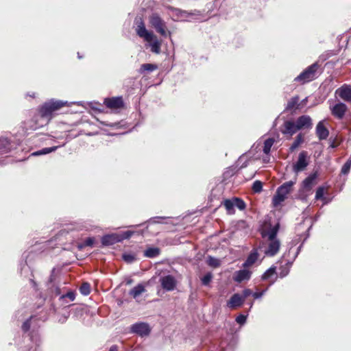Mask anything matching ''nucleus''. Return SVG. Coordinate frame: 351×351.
I'll list each match as a JSON object with an SVG mask.
<instances>
[{
    "label": "nucleus",
    "instance_id": "37998d69",
    "mask_svg": "<svg viewBox=\"0 0 351 351\" xmlns=\"http://www.w3.org/2000/svg\"><path fill=\"white\" fill-rule=\"evenodd\" d=\"M266 235L268 237V241H271V240H274V239H277V234L274 230H272L271 228H270L267 232V233L262 234L263 237H265Z\"/></svg>",
    "mask_w": 351,
    "mask_h": 351
},
{
    "label": "nucleus",
    "instance_id": "c03bdc74",
    "mask_svg": "<svg viewBox=\"0 0 351 351\" xmlns=\"http://www.w3.org/2000/svg\"><path fill=\"white\" fill-rule=\"evenodd\" d=\"M213 278V275L211 273H207L206 275L203 276L202 278V283L204 285H208L210 282H211Z\"/></svg>",
    "mask_w": 351,
    "mask_h": 351
},
{
    "label": "nucleus",
    "instance_id": "7c9ffc66",
    "mask_svg": "<svg viewBox=\"0 0 351 351\" xmlns=\"http://www.w3.org/2000/svg\"><path fill=\"white\" fill-rule=\"evenodd\" d=\"M95 239L93 237L86 238L82 243L78 245V248L82 250L86 247L90 246L92 247L94 244Z\"/></svg>",
    "mask_w": 351,
    "mask_h": 351
},
{
    "label": "nucleus",
    "instance_id": "2f4dec72",
    "mask_svg": "<svg viewBox=\"0 0 351 351\" xmlns=\"http://www.w3.org/2000/svg\"><path fill=\"white\" fill-rule=\"evenodd\" d=\"M156 69H157V66L156 64L146 63V64H143L141 66L140 71L141 73H143L145 71L151 72V71L156 70Z\"/></svg>",
    "mask_w": 351,
    "mask_h": 351
},
{
    "label": "nucleus",
    "instance_id": "2eb2a0df",
    "mask_svg": "<svg viewBox=\"0 0 351 351\" xmlns=\"http://www.w3.org/2000/svg\"><path fill=\"white\" fill-rule=\"evenodd\" d=\"M315 133L320 141L326 140L329 136V130L324 125L323 121H319L317 124Z\"/></svg>",
    "mask_w": 351,
    "mask_h": 351
},
{
    "label": "nucleus",
    "instance_id": "4be33fe9",
    "mask_svg": "<svg viewBox=\"0 0 351 351\" xmlns=\"http://www.w3.org/2000/svg\"><path fill=\"white\" fill-rule=\"evenodd\" d=\"M145 291V287L142 284H138L130 291L129 294L136 298Z\"/></svg>",
    "mask_w": 351,
    "mask_h": 351
},
{
    "label": "nucleus",
    "instance_id": "4468645a",
    "mask_svg": "<svg viewBox=\"0 0 351 351\" xmlns=\"http://www.w3.org/2000/svg\"><path fill=\"white\" fill-rule=\"evenodd\" d=\"M243 303V298H242L239 293H234L228 301L227 306L232 309H235L241 306Z\"/></svg>",
    "mask_w": 351,
    "mask_h": 351
},
{
    "label": "nucleus",
    "instance_id": "473e14b6",
    "mask_svg": "<svg viewBox=\"0 0 351 351\" xmlns=\"http://www.w3.org/2000/svg\"><path fill=\"white\" fill-rule=\"evenodd\" d=\"M236 228L239 230H245L250 228L248 223L245 220H239L236 224Z\"/></svg>",
    "mask_w": 351,
    "mask_h": 351
},
{
    "label": "nucleus",
    "instance_id": "72a5a7b5",
    "mask_svg": "<svg viewBox=\"0 0 351 351\" xmlns=\"http://www.w3.org/2000/svg\"><path fill=\"white\" fill-rule=\"evenodd\" d=\"M33 318V316H31L29 318L26 319L22 324L21 329L23 332H27L31 328V320Z\"/></svg>",
    "mask_w": 351,
    "mask_h": 351
},
{
    "label": "nucleus",
    "instance_id": "4c0bfd02",
    "mask_svg": "<svg viewBox=\"0 0 351 351\" xmlns=\"http://www.w3.org/2000/svg\"><path fill=\"white\" fill-rule=\"evenodd\" d=\"M168 9L172 12L173 14L176 16L178 18L183 16V14H185L186 12L183 11L180 9L173 8L172 6H169Z\"/></svg>",
    "mask_w": 351,
    "mask_h": 351
},
{
    "label": "nucleus",
    "instance_id": "4d7b16f0",
    "mask_svg": "<svg viewBox=\"0 0 351 351\" xmlns=\"http://www.w3.org/2000/svg\"><path fill=\"white\" fill-rule=\"evenodd\" d=\"M3 148H5V144L3 142L0 141V150L3 149Z\"/></svg>",
    "mask_w": 351,
    "mask_h": 351
},
{
    "label": "nucleus",
    "instance_id": "f03ea898",
    "mask_svg": "<svg viewBox=\"0 0 351 351\" xmlns=\"http://www.w3.org/2000/svg\"><path fill=\"white\" fill-rule=\"evenodd\" d=\"M320 69V64L318 62H315L306 68L298 76L294 79V82H300L304 84L314 80L319 73Z\"/></svg>",
    "mask_w": 351,
    "mask_h": 351
},
{
    "label": "nucleus",
    "instance_id": "5fc2aeb1",
    "mask_svg": "<svg viewBox=\"0 0 351 351\" xmlns=\"http://www.w3.org/2000/svg\"><path fill=\"white\" fill-rule=\"evenodd\" d=\"M30 282H31V284L32 285V287L36 289V290H38V285L36 283V282L33 280V279H31L30 280Z\"/></svg>",
    "mask_w": 351,
    "mask_h": 351
},
{
    "label": "nucleus",
    "instance_id": "7ed1b4c3",
    "mask_svg": "<svg viewBox=\"0 0 351 351\" xmlns=\"http://www.w3.org/2000/svg\"><path fill=\"white\" fill-rule=\"evenodd\" d=\"M149 21L151 26L155 29L157 33L163 37L170 35L171 32L168 31L166 22L160 16L158 13H153L149 17Z\"/></svg>",
    "mask_w": 351,
    "mask_h": 351
},
{
    "label": "nucleus",
    "instance_id": "13d9d810",
    "mask_svg": "<svg viewBox=\"0 0 351 351\" xmlns=\"http://www.w3.org/2000/svg\"><path fill=\"white\" fill-rule=\"evenodd\" d=\"M337 146V144H335V142H332V143H331V145H330V147H332V148H335V147H336Z\"/></svg>",
    "mask_w": 351,
    "mask_h": 351
},
{
    "label": "nucleus",
    "instance_id": "680f3d73",
    "mask_svg": "<svg viewBox=\"0 0 351 351\" xmlns=\"http://www.w3.org/2000/svg\"><path fill=\"white\" fill-rule=\"evenodd\" d=\"M8 151L6 149H3L1 151L2 153H6Z\"/></svg>",
    "mask_w": 351,
    "mask_h": 351
},
{
    "label": "nucleus",
    "instance_id": "f8f14e48",
    "mask_svg": "<svg viewBox=\"0 0 351 351\" xmlns=\"http://www.w3.org/2000/svg\"><path fill=\"white\" fill-rule=\"evenodd\" d=\"M136 32L140 37L144 38L147 42H151L154 40V38H156V36L152 32H149L146 29L143 22L138 25Z\"/></svg>",
    "mask_w": 351,
    "mask_h": 351
},
{
    "label": "nucleus",
    "instance_id": "a19ab883",
    "mask_svg": "<svg viewBox=\"0 0 351 351\" xmlns=\"http://www.w3.org/2000/svg\"><path fill=\"white\" fill-rule=\"evenodd\" d=\"M207 262H208V265H210L213 267H218L220 266L219 260L216 258L212 257V256H209Z\"/></svg>",
    "mask_w": 351,
    "mask_h": 351
},
{
    "label": "nucleus",
    "instance_id": "09e8293b",
    "mask_svg": "<svg viewBox=\"0 0 351 351\" xmlns=\"http://www.w3.org/2000/svg\"><path fill=\"white\" fill-rule=\"evenodd\" d=\"M246 321V316L244 315H239L236 317V322L239 324H243Z\"/></svg>",
    "mask_w": 351,
    "mask_h": 351
},
{
    "label": "nucleus",
    "instance_id": "864d4df0",
    "mask_svg": "<svg viewBox=\"0 0 351 351\" xmlns=\"http://www.w3.org/2000/svg\"><path fill=\"white\" fill-rule=\"evenodd\" d=\"M272 230H274L276 234H278L279 229H280V224L279 223H276L274 226L271 228Z\"/></svg>",
    "mask_w": 351,
    "mask_h": 351
},
{
    "label": "nucleus",
    "instance_id": "f3484780",
    "mask_svg": "<svg viewBox=\"0 0 351 351\" xmlns=\"http://www.w3.org/2000/svg\"><path fill=\"white\" fill-rule=\"evenodd\" d=\"M251 277V271L247 269H241L235 272L234 280L237 282H241L243 280H247Z\"/></svg>",
    "mask_w": 351,
    "mask_h": 351
},
{
    "label": "nucleus",
    "instance_id": "6ab92c4d",
    "mask_svg": "<svg viewBox=\"0 0 351 351\" xmlns=\"http://www.w3.org/2000/svg\"><path fill=\"white\" fill-rule=\"evenodd\" d=\"M296 179L294 181H289L284 183L277 189V191L287 197V195L292 191V187Z\"/></svg>",
    "mask_w": 351,
    "mask_h": 351
},
{
    "label": "nucleus",
    "instance_id": "dca6fc26",
    "mask_svg": "<svg viewBox=\"0 0 351 351\" xmlns=\"http://www.w3.org/2000/svg\"><path fill=\"white\" fill-rule=\"evenodd\" d=\"M119 242H120L119 234H106L101 238V243L105 246L112 245Z\"/></svg>",
    "mask_w": 351,
    "mask_h": 351
},
{
    "label": "nucleus",
    "instance_id": "3c124183",
    "mask_svg": "<svg viewBox=\"0 0 351 351\" xmlns=\"http://www.w3.org/2000/svg\"><path fill=\"white\" fill-rule=\"evenodd\" d=\"M289 273V270L287 268H281V271L280 273V276L283 278L286 276Z\"/></svg>",
    "mask_w": 351,
    "mask_h": 351
},
{
    "label": "nucleus",
    "instance_id": "9b49d317",
    "mask_svg": "<svg viewBox=\"0 0 351 351\" xmlns=\"http://www.w3.org/2000/svg\"><path fill=\"white\" fill-rule=\"evenodd\" d=\"M268 241V247L267 250L265 251V254L267 256H274L279 252L280 242L279 239H274Z\"/></svg>",
    "mask_w": 351,
    "mask_h": 351
},
{
    "label": "nucleus",
    "instance_id": "b1692460",
    "mask_svg": "<svg viewBox=\"0 0 351 351\" xmlns=\"http://www.w3.org/2000/svg\"><path fill=\"white\" fill-rule=\"evenodd\" d=\"M304 142V135L302 133H300L295 137V141L291 144L289 147V152H293L295 149H296L302 143Z\"/></svg>",
    "mask_w": 351,
    "mask_h": 351
},
{
    "label": "nucleus",
    "instance_id": "ea45409f",
    "mask_svg": "<svg viewBox=\"0 0 351 351\" xmlns=\"http://www.w3.org/2000/svg\"><path fill=\"white\" fill-rule=\"evenodd\" d=\"M351 168V159L348 160L346 163L343 165L341 173L346 175L349 173Z\"/></svg>",
    "mask_w": 351,
    "mask_h": 351
},
{
    "label": "nucleus",
    "instance_id": "de8ad7c7",
    "mask_svg": "<svg viewBox=\"0 0 351 351\" xmlns=\"http://www.w3.org/2000/svg\"><path fill=\"white\" fill-rule=\"evenodd\" d=\"M251 295H252V291L250 289H245L241 296L243 298V301H245V300Z\"/></svg>",
    "mask_w": 351,
    "mask_h": 351
},
{
    "label": "nucleus",
    "instance_id": "8fccbe9b",
    "mask_svg": "<svg viewBox=\"0 0 351 351\" xmlns=\"http://www.w3.org/2000/svg\"><path fill=\"white\" fill-rule=\"evenodd\" d=\"M265 290L262 291L261 292H252V295L255 299L261 298L265 293Z\"/></svg>",
    "mask_w": 351,
    "mask_h": 351
},
{
    "label": "nucleus",
    "instance_id": "a18cd8bd",
    "mask_svg": "<svg viewBox=\"0 0 351 351\" xmlns=\"http://www.w3.org/2000/svg\"><path fill=\"white\" fill-rule=\"evenodd\" d=\"M69 298L71 301H73L75 300V293L74 291H69L67 292L66 294L64 295H62L61 297H60V300H63L64 298Z\"/></svg>",
    "mask_w": 351,
    "mask_h": 351
},
{
    "label": "nucleus",
    "instance_id": "6e6d98bb",
    "mask_svg": "<svg viewBox=\"0 0 351 351\" xmlns=\"http://www.w3.org/2000/svg\"><path fill=\"white\" fill-rule=\"evenodd\" d=\"M109 351H118V346L117 345L112 346L110 348Z\"/></svg>",
    "mask_w": 351,
    "mask_h": 351
},
{
    "label": "nucleus",
    "instance_id": "412c9836",
    "mask_svg": "<svg viewBox=\"0 0 351 351\" xmlns=\"http://www.w3.org/2000/svg\"><path fill=\"white\" fill-rule=\"evenodd\" d=\"M258 254L256 249H254L249 256H247L246 261L243 263V267H249L252 265L258 259Z\"/></svg>",
    "mask_w": 351,
    "mask_h": 351
},
{
    "label": "nucleus",
    "instance_id": "603ef678",
    "mask_svg": "<svg viewBox=\"0 0 351 351\" xmlns=\"http://www.w3.org/2000/svg\"><path fill=\"white\" fill-rule=\"evenodd\" d=\"M54 272H55V271H54V269H53L51 271V274L50 275V277L49 278V280H48L49 284L52 283L53 282V280H55Z\"/></svg>",
    "mask_w": 351,
    "mask_h": 351
},
{
    "label": "nucleus",
    "instance_id": "aec40b11",
    "mask_svg": "<svg viewBox=\"0 0 351 351\" xmlns=\"http://www.w3.org/2000/svg\"><path fill=\"white\" fill-rule=\"evenodd\" d=\"M300 97L298 95L291 97L287 102L285 110L287 111H292L298 109Z\"/></svg>",
    "mask_w": 351,
    "mask_h": 351
},
{
    "label": "nucleus",
    "instance_id": "5701e85b",
    "mask_svg": "<svg viewBox=\"0 0 351 351\" xmlns=\"http://www.w3.org/2000/svg\"><path fill=\"white\" fill-rule=\"evenodd\" d=\"M160 254V248L156 247H148L144 251V256L147 258H155Z\"/></svg>",
    "mask_w": 351,
    "mask_h": 351
},
{
    "label": "nucleus",
    "instance_id": "ddd939ff",
    "mask_svg": "<svg viewBox=\"0 0 351 351\" xmlns=\"http://www.w3.org/2000/svg\"><path fill=\"white\" fill-rule=\"evenodd\" d=\"M347 110V106L343 103L339 102L332 107V114L335 117L339 119H341L344 117Z\"/></svg>",
    "mask_w": 351,
    "mask_h": 351
},
{
    "label": "nucleus",
    "instance_id": "79ce46f5",
    "mask_svg": "<svg viewBox=\"0 0 351 351\" xmlns=\"http://www.w3.org/2000/svg\"><path fill=\"white\" fill-rule=\"evenodd\" d=\"M134 233V232H133V231L127 230V231L123 232L122 234H119V238L120 239V242L123 241L124 239H130Z\"/></svg>",
    "mask_w": 351,
    "mask_h": 351
},
{
    "label": "nucleus",
    "instance_id": "e433bc0d",
    "mask_svg": "<svg viewBox=\"0 0 351 351\" xmlns=\"http://www.w3.org/2000/svg\"><path fill=\"white\" fill-rule=\"evenodd\" d=\"M252 189L254 193H260L263 189V183L259 180H256L252 184Z\"/></svg>",
    "mask_w": 351,
    "mask_h": 351
},
{
    "label": "nucleus",
    "instance_id": "c85d7f7f",
    "mask_svg": "<svg viewBox=\"0 0 351 351\" xmlns=\"http://www.w3.org/2000/svg\"><path fill=\"white\" fill-rule=\"evenodd\" d=\"M234 207H237L240 210H243L246 207L245 202L239 197H233Z\"/></svg>",
    "mask_w": 351,
    "mask_h": 351
},
{
    "label": "nucleus",
    "instance_id": "c9c22d12",
    "mask_svg": "<svg viewBox=\"0 0 351 351\" xmlns=\"http://www.w3.org/2000/svg\"><path fill=\"white\" fill-rule=\"evenodd\" d=\"M122 258H123V260L128 263H132L136 259L135 254H130V253L129 254H126V253L123 254L122 256Z\"/></svg>",
    "mask_w": 351,
    "mask_h": 351
},
{
    "label": "nucleus",
    "instance_id": "bf43d9fd",
    "mask_svg": "<svg viewBox=\"0 0 351 351\" xmlns=\"http://www.w3.org/2000/svg\"><path fill=\"white\" fill-rule=\"evenodd\" d=\"M35 121H36V128H40V127H42V126H43V125H38V124L37 123V121H36V120Z\"/></svg>",
    "mask_w": 351,
    "mask_h": 351
},
{
    "label": "nucleus",
    "instance_id": "9d476101",
    "mask_svg": "<svg viewBox=\"0 0 351 351\" xmlns=\"http://www.w3.org/2000/svg\"><path fill=\"white\" fill-rule=\"evenodd\" d=\"M339 97L346 102H351V86L343 84L336 90Z\"/></svg>",
    "mask_w": 351,
    "mask_h": 351
},
{
    "label": "nucleus",
    "instance_id": "49530a36",
    "mask_svg": "<svg viewBox=\"0 0 351 351\" xmlns=\"http://www.w3.org/2000/svg\"><path fill=\"white\" fill-rule=\"evenodd\" d=\"M324 195V188L323 187H318L316 193H315V199H320Z\"/></svg>",
    "mask_w": 351,
    "mask_h": 351
},
{
    "label": "nucleus",
    "instance_id": "20e7f679",
    "mask_svg": "<svg viewBox=\"0 0 351 351\" xmlns=\"http://www.w3.org/2000/svg\"><path fill=\"white\" fill-rule=\"evenodd\" d=\"M309 165V157L306 151H302L298 156V160L293 165V171L298 174L304 171Z\"/></svg>",
    "mask_w": 351,
    "mask_h": 351
},
{
    "label": "nucleus",
    "instance_id": "052dcab7",
    "mask_svg": "<svg viewBox=\"0 0 351 351\" xmlns=\"http://www.w3.org/2000/svg\"><path fill=\"white\" fill-rule=\"evenodd\" d=\"M56 293L60 294V289L59 288L56 289Z\"/></svg>",
    "mask_w": 351,
    "mask_h": 351
},
{
    "label": "nucleus",
    "instance_id": "a878e982",
    "mask_svg": "<svg viewBox=\"0 0 351 351\" xmlns=\"http://www.w3.org/2000/svg\"><path fill=\"white\" fill-rule=\"evenodd\" d=\"M223 204L224 207L226 208L228 214L232 215L234 213L233 199H225L223 201Z\"/></svg>",
    "mask_w": 351,
    "mask_h": 351
},
{
    "label": "nucleus",
    "instance_id": "423d86ee",
    "mask_svg": "<svg viewBox=\"0 0 351 351\" xmlns=\"http://www.w3.org/2000/svg\"><path fill=\"white\" fill-rule=\"evenodd\" d=\"M104 104L109 109L118 110L123 108L124 101L122 97H112L104 99Z\"/></svg>",
    "mask_w": 351,
    "mask_h": 351
},
{
    "label": "nucleus",
    "instance_id": "39448f33",
    "mask_svg": "<svg viewBox=\"0 0 351 351\" xmlns=\"http://www.w3.org/2000/svg\"><path fill=\"white\" fill-rule=\"evenodd\" d=\"M132 333H135L141 337L147 336L151 332V328L148 324L145 322H138L132 324L130 327Z\"/></svg>",
    "mask_w": 351,
    "mask_h": 351
},
{
    "label": "nucleus",
    "instance_id": "0eeeda50",
    "mask_svg": "<svg viewBox=\"0 0 351 351\" xmlns=\"http://www.w3.org/2000/svg\"><path fill=\"white\" fill-rule=\"evenodd\" d=\"M160 282L162 288L167 291L174 290L177 285V281L172 275H167L160 278Z\"/></svg>",
    "mask_w": 351,
    "mask_h": 351
},
{
    "label": "nucleus",
    "instance_id": "393cba45",
    "mask_svg": "<svg viewBox=\"0 0 351 351\" xmlns=\"http://www.w3.org/2000/svg\"><path fill=\"white\" fill-rule=\"evenodd\" d=\"M287 198V196L282 194L279 191H276L275 195L273 197L272 203L274 206H277L284 202Z\"/></svg>",
    "mask_w": 351,
    "mask_h": 351
},
{
    "label": "nucleus",
    "instance_id": "f257e3e1",
    "mask_svg": "<svg viewBox=\"0 0 351 351\" xmlns=\"http://www.w3.org/2000/svg\"><path fill=\"white\" fill-rule=\"evenodd\" d=\"M66 106H68L67 101L51 99L40 106L37 110L40 118L46 119L48 123L57 112Z\"/></svg>",
    "mask_w": 351,
    "mask_h": 351
},
{
    "label": "nucleus",
    "instance_id": "1a4fd4ad",
    "mask_svg": "<svg viewBox=\"0 0 351 351\" xmlns=\"http://www.w3.org/2000/svg\"><path fill=\"white\" fill-rule=\"evenodd\" d=\"M295 123L298 130L304 128H311L313 125L312 119L308 115H302L299 117Z\"/></svg>",
    "mask_w": 351,
    "mask_h": 351
},
{
    "label": "nucleus",
    "instance_id": "58836bf2",
    "mask_svg": "<svg viewBox=\"0 0 351 351\" xmlns=\"http://www.w3.org/2000/svg\"><path fill=\"white\" fill-rule=\"evenodd\" d=\"M276 274V267H270L262 276L263 280H267L271 276Z\"/></svg>",
    "mask_w": 351,
    "mask_h": 351
},
{
    "label": "nucleus",
    "instance_id": "cd10ccee",
    "mask_svg": "<svg viewBox=\"0 0 351 351\" xmlns=\"http://www.w3.org/2000/svg\"><path fill=\"white\" fill-rule=\"evenodd\" d=\"M154 41L151 43V51L156 54L160 52L161 42L159 41L157 38H154Z\"/></svg>",
    "mask_w": 351,
    "mask_h": 351
},
{
    "label": "nucleus",
    "instance_id": "6e6552de",
    "mask_svg": "<svg viewBox=\"0 0 351 351\" xmlns=\"http://www.w3.org/2000/svg\"><path fill=\"white\" fill-rule=\"evenodd\" d=\"M298 131L296 128L295 123L293 121H285L280 128V132L282 134L291 137L294 134Z\"/></svg>",
    "mask_w": 351,
    "mask_h": 351
},
{
    "label": "nucleus",
    "instance_id": "c756f323",
    "mask_svg": "<svg viewBox=\"0 0 351 351\" xmlns=\"http://www.w3.org/2000/svg\"><path fill=\"white\" fill-rule=\"evenodd\" d=\"M80 291L81 294L83 295H88L90 293V283L85 282H83L80 287Z\"/></svg>",
    "mask_w": 351,
    "mask_h": 351
},
{
    "label": "nucleus",
    "instance_id": "a211bd4d",
    "mask_svg": "<svg viewBox=\"0 0 351 351\" xmlns=\"http://www.w3.org/2000/svg\"><path fill=\"white\" fill-rule=\"evenodd\" d=\"M317 177V173L315 172L313 173H311L310 176H308L307 178H306L303 182H302V187L306 191H310L313 185L314 184V182L315 179Z\"/></svg>",
    "mask_w": 351,
    "mask_h": 351
},
{
    "label": "nucleus",
    "instance_id": "bb28decb",
    "mask_svg": "<svg viewBox=\"0 0 351 351\" xmlns=\"http://www.w3.org/2000/svg\"><path fill=\"white\" fill-rule=\"evenodd\" d=\"M274 142L275 140L274 138H269L265 141L263 150L264 154H268L270 152L271 148L274 145Z\"/></svg>",
    "mask_w": 351,
    "mask_h": 351
},
{
    "label": "nucleus",
    "instance_id": "f704fd0d",
    "mask_svg": "<svg viewBox=\"0 0 351 351\" xmlns=\"http://www.w3.org/2000/svg\"><path fill=\"white\" fill-rule=\"evenodd\" d=\"M56 148H57V147H45V148L42 149L40 151H38V152L34 153V155L38 156V155H41V154H49V153L55 151L56 149Z\"/></svg>",
    "mask_w": 351,
    "mask_h": 351
}]
</instances>
